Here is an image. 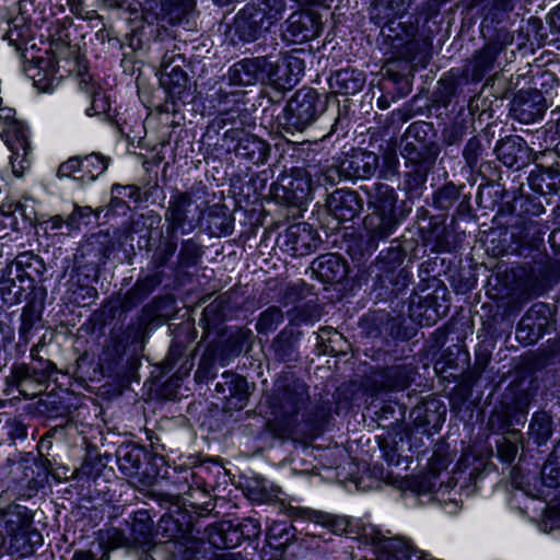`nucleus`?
<instances>
[{"label":"nucleus","instance_id":"nucleus-1","mask_svg":"<svg viewBox=\"0 0 560 560\" xmlns=\"http://www.w3.org/2000/svg\"><path fill=\"white\" fill-rule=\"evenodd\" d=\"M308 387L292 375L279 378L272 394L268 397L269 417L267 430L279 439L292 434L296 417L308 401Z\"/></svg>","mask_w":560,"mask_h":560},{"label":"nucleus","instance_id":"nucleus-2","mask_svg":"<svg viewBox=\"0 0 560 560\" xmlns=\"http://www.w3.org/2000/svg\"><path fill=\"white\" fill-rule=\"evenodd\" d=\"M240 96L237 91L222 89L211 95V103L219 114L208 124L201 140H262L255 133L256 126L240 117Z\"/></svg>","mask_w":560,"mask_h":560},{"label":"nucleus","instance_id":"nucleus-3","mask_svg":"<svg viewBox=\"0 0 560 560\" xmlns=\"http://www.w3.org/2000/svg\"><path fill=\"white\" fill-rule=\"evenodd\" d=\"M397 195L387 184L377 183L369 194L371 212L364 219V228L371 240H383L394 233L400 223L396 212Z\"/></svg>","mask_w":560,"mask_h":560},{"label":"nucleus","instance_id":"nucleus-4","mask_svg":"<svg viewBox=\"0 0 560 560\" xmlns=\"http://www.w3.org/2000/svg\"><path fill=\"white\" fill-rule=\"evenodd\" d=\"M393 52L415 66L427 63L429 44L416 37L417 27L411 22L390 19L381 31Z\"/></svg>","mask_w":560,"mask_h":560},{"label":"nucleus","instance_id":"nucleus-5","mask_svg":"<svg viewBox=\"0 0 560 560\" xmlns=\"http://www.w3.org/2000/svg\"><path fill=\"white\" fill-rule=\"evenodd\" d=\"M128 533L113 527L107 530V544L110 548H127L149 551L153 542V521L147 510H138L126 521Z\"/></svg>","mask_w":560,"mask_h":560},{"label":"nucleus","instance_id":"nucleus-6","mask_svg":"<svg viewBox=\"0 0 560 560\" xmlns=\"http://www.w3.org/2000/svg\"><path fill=\"white\" fill-rule=\"evenodd\" d=\"M319 95L313 89H302L295 92L287 105L285 126L293 130L303 131L311 125L319 112Z\"/></svg>","mask_w":560,"mask_h":560},{"label":"nucleus","instance_id":"nucleus-7","mask_svg":"<svg viewBox=\"0 0 560 560\" xmlns=\"http://www.w3.org/2000/svg\"><path fill=\"white\" fill-rule=\"evenodd\" d=\"M201 214V210L195 206L189 192L176 191L170 198L165 221L171 232L180 231L183 234H188L198 225Z\"/></svg>","mask_w":560,"mask_h":560},{"label":"nucleus","instance_id":"nucleus-8","mask_svg":"<svg viewBox=\"0 0 560 560\" xmlns=\"http://www.w3.org/2000/svg\"><path fill=\"white\" fill-rule=\"evenodd\" d=\"M279 20L278 12L266 7L247 5L236 16V33L243 40L254 42Z\"/></svg>","mask_w":560,"mask_h":560},{"label":"nucleus","instance_id":"nucleus-9","mask_svg":"<svg viewBox=\"0 0 560 560\" xmlns=\"http://www.w3.org/2000/svg\"><path fill=\"white\" fill-rule=\"evenodd\" d=\"M401 262L400 253L389 250L386 258H381L374 265L376 269L375 282L385 292L396 294L405 289L410 281V273L399 268Z\"/></svg>","mask_w":560,"mask_h":560},{"label":"nucleus","instance_id":"nucleus-10","mask_svg":"<svg viewBox=\"0 0 560 560\" xmlns=\"http://www.w3.org/2000/svg\"><path fill=\"white\" fill-rule=\"evenodd\" d=\"M320 238L305 222L290 225L278 236V244L292 256H305L317 249Z\"/></svg>","mask_w":560,"mask_h":560},{"label":"nucleus","instance_id":"nucleus-11","mask_svg":"<svg viewBox=\"0 0 560 560\" xmlns=\"http://www.w3.org/2000/svg\"><path fill=\"white\" fill-rule=\"evenodd\" d=\"M547 102L542 93L536 89L520 90L511 102V114L523 124L534 122L542 117Z\"/></svg>","mask_w":560,"mask_h":560},{"label":"nucleus","instance_id":"nucleus-12","mask_svg":"<svg viewBox=\"0 0 560 560\" xmlns=\"http://www.w3.org/2000/svg\"><path fill=\"white\" fill-rule=\"evenodd\" d=\"M322 32L319 14L311 11L295 12L287 21L283 38L291 43H304L318 37Z\"/></svg>","mask_w":560,"mask_h":560},{"label":"nucleus","instance_id":"nucleus-13","mask_svg":"<svg viewBox=\"0 0 560 560\" xmlns=\"http://www.w3.org/2000/svg\"><path fill=\"white\" fill-rule=\"evenodd\" d=\"M176 61L184 62V58L180 55L165 54L161 61L160 84L173 101L183 98L188 82L182 65L175 63Z\"/></svg>","mask_w":560,"mask_h":560},{"label":"nucleus","instance_id":"nucleus-14","mask_svg":"<svg viewBox=\"0 0 560 560\" xmlns=\"http://www.w3.org/2000/svg\"><path fill=\"white\" fill-rule=\"evenodd\" d=\"M279 185L284 192L283 197L291 202L307 200L316 187L311 173L303 167H293L290 173L282 174Z\"/></svg>","mask_w":560,"mask_h":560},{"label":"nucleus","instance_id":"nucleus-15","mask_svg":"<svg viewBox=\"0 0 560 560\" xmlns=\"http://www.w3.org/2000/svg\"><path fill=\"white\" fill-rule=\"evenodd\" d=\"M416 370L411 364H396L375 372L372 376L374 389L404 390L413 381Z\"/></svg>","mask_w":560,"mask_h":560},{"label":"nucleus","instance_id":"nucleus-16","mask_svg":"<svg viewBox=\"0 0 560 560\" xmlns=\"http://www.w3.org/2000/svg\"><path fill=\"white\" fill-rule=\"evenodd\" d=\"M359 195L350 189H337L326 199L328 212L339 222L353 220L362 210Z\"/></svg>","mask_w":560,"mask_h":560},{"label":"nucleus","instance_id":"nucleus-17","mask_svg":"<svg viewBox=\"0 0 560 560\" xmlns=\"http://www.w3.org/2000/svg\"><path fill=\"white\" fill-rule=\"evenodd\" d=\"M343 155L341 170L345 171V177L368 178L377 168L378 156L374 152L351 148L343 151Z\"/></svg>","mask_w":560,"mask_h":560},{"label":"nucleus","instance_id":"nucleus-18","mask_svg":"<svg viewBox=\"0 0 560 560\" xmlns=\"http://www.w3.org/2000/svg\"><path fill=\"white\" fill-rule=\"evenodd\" d=\"M493 150L504 165L520 168L530 162H536L539 156L546 155L548 149L535 152L527 145V142H498Z\"/></svg>","mask_w":560,"mask_h":560},{"label":"nucleus","instance_id":"nucleus-19","mask_svg":"<svg viewBox=\"0 0 560 560\" xmlns=\"http://www.w3.org/2000/svg\"><path fill=\"white\" fill-rule=\"evenodd\" d=\"M78 86L80 91L85 92L91 98V105L85 109V114L90 117L103 116L104 119H110L109 97L102 91L100 84L93 80L90 73L83 72L79 74Z\"/></svg>","mask_w":560,"mask_h":560},{"label":"nucleus","instance_id":"nucleus-20","mask_svg":"<svg viewBox=\"0 0 560 560\" xmlns=\"http://www.w3.org/2000/svg\"><path fill=\"white\" fill-rule=\"evenodd\" d=\"M266 57L242 59L229 70V81L234 85H252L257 82L265 83Z\"/></svg>","mask_w":560,"mask_h":560},{"label":"nucleus","instance_id":"nucleus-21","mask_svg":"<svg viewBox=\"0 0 560 560\" xmlns=\"http://www.w3.org/2000/svg\"><path fill=\"white\" fill-rule=\"evenodd\" d=\"M311 268L317 278L326 283L340 282L348 273L346 260L334 253L318 256L312 262Z\"/></svg>","mask_w":560,"mask_h":560},{"label":"nucleus","instance_id":"nucleus-22","mask_svg":"<svg viewBox=\"0 0 560 560\" xmlns=\"http://www.w3.org/2000/svg\"><path fill=\"white\" fill-rule=\"evenodd\" d=\"M329 88L337 94L353 95L360 92L365 84L363 71L354 68L337 70L329 78Z\"/></svg>","mask_w":560,"mask_h":560},{"label":"nucleus","instance_id":"nucleus-23","mask_svg":"<svg viewBox=\"0 0 560 560\" xmlns=\"http://www.w3.org/2000/svg\"><path fill=\"white\" fill-rule=\"evenodd\" d=\"M501 50L502 45L499 42H491L475 52L471 60V79L474 81L482 80L495 69V61Z\"/></svg>","mask_w":560,"mask_h":560},{"label":"nucleus","instance_id":"nucleus-24","mask_svg":"<svg viewBox=\"0 0 560 560\" xmlns=\"http://www.w3.org/2000/svg\"><path fill=\"white\" fill-rule=\"evenodd\" d=\"M9 536V552L20 557L31 556L43 545L42 534L32 525Z\"/></svg>","mask_w":560,"mask_h":560},{"label":"nucleus","instance_id":"nucleus-25","mask_svg":"<svg viewBox=\"0 0 560 560\" xmlns=\"http://www.w3.org/2000/svg\"><path fill=\"white\" fill-rule=\"evenodd\" d=\"M516 0H470L469 9L483 16L485 22L500 23L514 10Z\"/></svg>","mask_w":560,"mask_h":560},{"label":"nucleus","instance_id":"nucleus-26","mask_svg":"<svg viewBox=\"0 0 560 560\" xmlns=\"http://www.w3.org/2000/svg\"><path fill=\"white\" fill-rule=\"evenodd\" d=\"M290 514L293 517L303 518L314 522L315 524H319L326 528H329L335 534L343 533L349 525V522L346 517L306 508H291Z\"/></svg>","mask_w":560,"mask_h":560},{"label":"nucleus","instance_id":"nucleus-27","mask_svg":"<svg viewBox=\"0 0 560 560\" xmlns=\"http://www.w3.org/2000/svg\"><path fill=\"white\" fill-rule=\"evenodd\" d=\"M162 283V273L154 272L138 279L135 285L126 293L122 308L130 310L147 299Z\"/></svg>","mask_w":560,"mask_h":560},{"label":"nucleus","instance_id":"nucleus-28","mask_svg":"<svg viewBox=\"0 0 560 560\" xmlns=\"http://www.w3.org/2000/svg\"><path fill=\"white\" fill-rule=\"evenodd\" d=\"M33 517L28 509L20 504H11L0 511V525L4 527L8 535L30 527Z\"/></svg>","mask_w":560,"mask_h":560},{"label":"nucleus","instance_id":"nucleus-29","mask_svg":"<svg viewBox=\"0 0 560 560\" xmlns=\"http://www.w3.org/2000/svg\"><path fill=\"white\" fill-rule=\"evenodd\" d=\"M209 542L219 549L235 548L241 545V536L235 523L224 521L209 529Z\"/></svg>","mask_w":560,"mask_h":560},{"label":"nucleus","instance_id":"nucleus-30","mask_svg":"<svg viewBox=\"0 0 560 560\" xmlns=\"http://www.w3.org/2000/svg\"><path fill=\"white\" fill-rule=\"evenodd\" d=\"M423 552L417 550L409 541L392 538L386 541L378 560H421Z\"/></svg>","mask_w":560,"mask_h":560},{"label":"nucleus","instance_id":"nucleus-31","mask_svg":"<svg viewBox=\"0 0 560 560\" xmlns=\"http://www.w3.org/2000/svg\"><path fill=\"white\" fill-rule=\"evenodd\" d=\"M401 154L411 164L430 165L438 155V148L434 142H406Z\"/></svg>","mask_w":560,"mask_h":560},{"label":"nucleus","instance_id":"nucleus-32","mask_svg":"<svg viewBox=\"0 0 560 560\" xmlns=\"http://www.w3.org/2000/svg\"><path fill=\"white\" fill-rule=\"evenodd\" d=\"M145 458L144 450L138 446H120L117 452L118 467L129 477L138 474Z\"/></svg>","mask_w":560,"mask_h":560},{"label":"nucleus","instance_id":"nucleus-33","mask_svg":"<svg viewBox=\"0 0 560 560\" xmlns=\"http://www.w3.org/2000/svg\"><path fill=\"white\" fill-rule=\"evenodd\" d=\"M298 340L292 330L283 329L273 339L271 348L277 360L293 362L298 360Z\"/></svg>","mask_w":560,"mask_h":560},{"label":"nucleus","instance_id":"nucleus-34","mask_svg":"<svg viewBox=\"0 0 560 560\" xmlns=\"http://www.w3.org/2000/svg\"><path fill=\"white\" fill-rule=\"evenodd\" d=\"M16 268V278L23 281L24 278H31V270H34L36 275H42L45 270L43 259L34 255L32 252H24L19 254L10 265H8L9 275L12 273V267Z\"/></svg>","mask_w":560,"mask_h":560},{"label":"nucleus","instance_id":"nucleus-35","mask_svg":"<svg viewBox=\"0 0 560 560\" xmlns=\"http://www.w3.org/2000/svg\"><path fill=\"white\" fill-rule=\"evenodd\" d=\"M233 151L236 156L258 165L267 161L270 145L268 142H236Z\"/></svg>","mask_w":560,"mask_h":560},{"label":"nucleus","instance_id":"nucleus-36","mask_svg":"<svg viewBox=\"0 0 560 560\" xmlns=\"http://www.w3.org/2000/svg\"><path fill=\"white\" fill-rule=\"evenodd\" d=\"M11 152L10 164L16 176H21L31 166L32 148L30 142H8Z\"/></svg>","mask_w":560,"mask_h":560},{"label":"nucleus","instance_id":"nucleus-37","mask_svg":"<svg viewBox=\"0 0 560 560\" xmlns=\"http://www.w3.org/2000/svg\"><path fill=\"white\" fill-rule=\"evenodd\" d=\"M528 434L537 444L545 443L552 434V419L546 411H537L533 415Z\"/></svg>","mask_w":560,"mask_h":560},{"label":"nucleus","instance_id":"nucleus-38","mask_svg":"<svg viewBox=\"0 0 560 560\" xmlns=\"http://www.w3.org/2000/svg\"><path fill=\"white\" fill-rule=\"evenodd\" d=\"M35 378L36 371L30 365L21 363L12 366L7 382L9 385L16 387L22 395L28 396L27 387L35 382Z\"/></svg>","mask_w":560,"mask_h":560},{"label":"nucleus","instance_id":"nucleus-39","mask_svg":"<svg viewBox=\"0 0 560 560\" xmlns=\"http://www.w3.org/2000/svg\"><path fill=\"white\" fill-rule=\"evenodd\" d=\"M283 68L284 65L282 60L271 61L266 57L265 83L279 91L291 90L294 84L284 83V81L287 82V79H289V74Z\"/></svg>","mask_w":560,"mask_h":560},{"label":"nucleus","instance_id":"nucleus-40","mask_svg":"<svg viewBox=\"0 0 560 560\" xmlns=\"http://www.w3.org/2000/svg\"><path fill=\"white\" fill-rule=\"evenodd\" d=\"M230 311L228 299L221 295L205 307L202 316L208 326L218 327L228 318Z\"/></svg>","mask_w":560,"mask_h":560},{"label":"nucleus","instance_id":"nucleus-41","mask_svg":"<svg viewBox=\"0 0 560 560\" xmlns=\"http://www.w3.org/2000/svg\"><path fill=\"white\" fill-rule=\"evenodd\" d=\"M522 438L520 430L508 431V435H503L497 443L498 456L505 463H512L517 455Z\"/></svg>","mask_w":560,"mask_h":560},{"label":"nucleus","instance_id":"nucleus-42","mask_svg":"<svg viewBox=\"0 0 560 560\" xmlns=\"http://www.w3.org/2000/svg\"><path fill=\"white\" fill-rule=\"evenodd\" d=\"M12 115L10 118L0 119L2 140H28L31 137L27 125Z\"/></svg>","mask_w":560,"mask_h":560},{"label":"nucleus","instance_id":"nucleus-43","mask_svg":"<svg viewBox=\"0 0 560 560\" xmlns=\"http://www.w3.org/2000/svg\"><path fill=\"white\" fill-rule=\"evenodd\" d=\"M188 532V524L185 526L171 513L163 515L158 523V533L167 540L179 539Z\"/></svg>","mask_w":560,"mask_h":560},{"label":"nucleus","instance_id":"nucleus-44","mask_svg":"<svg viewBox=\"0 0 560 560\" xmlns=\"http://www.w3.org/2000/svg\"><path fill=\"white\" fill-rule=\"evenodd\" d=\"M283 319V312L277 306H270L260 313L255 327L258 334L268 335L276 330Z\"/></svg>","mask_w":560,"mask_h":560},{"label":"nucleus","instance_id":"nucleus-45","mask_svg":"<svg viewBox=\"0 0 560 560\" xmlns=\"http://www.w3.org/2000/svg\"><path fill=\"white\" fill-rule=\"evenodd\" d=\"M202 257L201 246L194 240H186L182 243L178 253V266L180 268H190L196 266Z\"/></svg>","mask_w":560,"mask_h":560},{"label":"nucleus","instance_id":"nucleus-46","mask_svg":"<svg viewBox=\"0 0 560 560\" xmlns=\"http://www.w3.org/2000/svg\"><path fill=\"white\" fill-rule=\"evenodd\" d=\"M226 380L229 381L230 387L228 388V395L231 398L237 400L236 406L243 408L248 399V383L245 377L236 375L231 372H226Z\"/></svg>","mask_w":560,"mask_h":560},{"label":"nucleus","instance_id":"nucleus-47","mask_svg":"<svg viewBox=\"0 0 560 560\" xmlns=\"http://www.w3.org/2000/svg\"><path fill=\"white\" fill-rule=\"evenodd\" d=\"M439 477L425 470L413 478L411 488L418 494L439 492L443 487V481L439 483Z\"/></svg>","mask_w":560,"mask_h":560},{"label":"nucleus","instance_id":"nucleus-48","mask_svg":"<svg viewBox=\"0 0 560 560\" xmlns=\"http://www.w3.org/2000/svg\"><path fill=\"white\" fill-rule=\"evenodd\" d=\"M541 479L547 487L556 488L560 486V457L555 455V451L542 466Z\"/></svg>","mask_w":560,"mask_h":560},{"label":"nucleus","instance_id":"nucleus-49","mask_svg":"<svg viewBox=\"0 0 560 560\" xmlns=\"http://www.w3.org/2000/svg\"><path fill=\"white\" fill-rule=\"evenodd\" d=\"M81 162L82 171H86L90 174L91 179L103 174L108 166V159L98 153L88 154L81 158Z\"/></svg>","mask_w":560,"mask_h":560},{"label":"nucleus","instance_id":"nucleus-50","mask_svg":"<svg viewBox=\"0 0 560 560\" xmlns=\"http://www.w3.org/2000/svg\"><path fill=\"white\" fill-rule=\"evenodd\" d=\"M488 427L493 433L508 435V431L513 430L509 420V408L493 410L489 417Z\"/></svg>","mask_w":560,"mask_h":560},{"label":"nucleus","instance_id":"nucleus-51","mask_svg":"<svg viewBox=\"0 0 560 560\" xmlns=\"http://www.w3.org/2000/svg\"><path fill=\"white\" fill-rule=\"evenodd\" d=\"M284 65V70L289 74V79H287L288 84H296L305 69V62L303 59H301L298 56L294 55H288L284 58L281 59Z\"/></svg>","mask_w":560,"mask_h":560},{"label":"nucleus","instance_id":"nucleus-52","mask_svg":"<svg viewBox=\"0 0 560 560\" xmlns=\"http://www.w3.org/2000/svg\"><path fill=\"white\" fill-rule=\"evenodd\" d=\"M352 129V121L350 117L346 114H341L339 112L338 117L335 122L331 125L330 130L327 135L323 136L319 140H325L326 138L335 137L336 140H340L342 138L350 137V131Z\"/></svg>","mask_w":560,"mask_h":560},{"label":"nucleus","instance_id":"nucleus-53","mask_svg":"<svg viewBox=\"0 0 560 560\" xmlns=\"http://www.w3.org/2000/svg\"><path fill=\"white\" fill-rule=\"evenodd\" d=\"M23 289L16 287L14 279L1 281L0 294L3 301L10 305L19 304L22 301Z\"/></svg>","mask_w":560,"mask_h":560},{"label":"nucleus","instance_id":"nucleus-54","mask_svg":"<svg viewBox=\"0 0 560 560\" xmlns=\"http://www.w3.org/2000/svg\"><path fill=\"white\" fill-rule=\"evenodd\" d=\"M241 536V540L257 538L260 534V524L257 520L246 517L242 522L235 524Z\"/></svg>","mask_w":560,"mask_h":560},{"label":"nucleus","instance_id":"nucleus-55","mask_svg":"<svg viewBox=\"0 0 560 560\" xmlns=\"http://www.w3.org/2000/svg\"><path fill=\"white\" fill-rule=\"evenodd\" d=\"M452 458L446 453L435 451L431 456L427 470L440 478V475L451 464Z\"/></svg>","mask_w":560,"mask_h":560},{"label":"nucleus","instance_id":"nucleus-56","mask_svg":"<svg viewBox=\"0 0 560 560\" xmlns=\"http://www.w3.org/2000/svg\"><path fill=\"white\" fill-rule=\"evenodd\" d=\"M430 131H432L431 124L417 121L408 127L402 140H408L410 138L413 140H427Z\"/></svg>","mask_w":560,"mask_h":560},{"label":"nucleus","instance_id":"nucleus-57","mask_svg":"<svg viewBox=\"0 0 560 560\" xmlns=\"http://www.w3.org/2000/svg\"><path fill=\"white\" fill-rule=\"evenodd\" d=\"M345 176V171L341 170V162L338 166H330L326 168L318 179L315 182V186L319 185H330L334 186L338 183V180Z\"/></svg>","mask_w":560,"mask_h":560},{"label":"nucleus","instance_id":"nucleus-58","mask_svg":"<svg viewBox=\"0 0 560 560\" xmlns=\"http://www.w3.org/2000/svg\"><path fill=\"white\" fill-rule=\"evenodd\" d=\"M79 171H82L81 158L72 156L59 165L57 174L59 177H70Z\"/></svg>","mask_w":560,"mask_h":560},{"label":"nucleus","instance_id":"nucleus-59","mask_svg":"<svg viewBox=\"0 0 560 560\" xmlns=\"http://www.w3.org/2000/svg\"><path fill=\"white\" fill-rule=\"evenodd\" d=\"M545 137L549 140L560 138V108H556L550 113V120L545 130Z\"/></svg>","mask_w":560,"mask_h":560},{"label":"nucleus","instance_id":"nucleus-60","mask_svg":"<svg viewBox=\"0 0 560 560\" xmlns=\"http://www.w3.org/2000/svg\"><path fill=\"white\" fill-rule=\"evenodd\" d=\"M177 245L175 242H166L162 248L155 252V264L158 267L164 266L175 254Z\"/></svg>","mask_w":560,"mask_h":560},{"label":"nucleus","instance_id":"nucleus-61","mask_svg":"<svg viewBox=\"0 0 560 560\" xmlns=\"http://www.w3.org/2000/svg\"><path fill=\"white\" fill-rule=\"evenodd\" d=\"M390 14L400 21L410 7V0H386Z\"/></svg>","mask_w":560,"mask_h":560},{"label":"nucleus","instance_id":"nucleus-62","mask_svg":"<svg viewBox=\"0 0 560 560\" xmlns=\"http://www.w3.org/2000/svg\"><path fill=\"white\" fill-rule=\"evenodd\" d=\"M526 405L523 407L509 408V420L511 421V428L515 425H524L526 422L527 410Z\"/></svg>","mask_w":560,"mask_h":560},{"label":"nucleus","instance_id":"nucleus-63","mask_svg":"<svg viewBox=\"0 0 560 560\" xmlns=\"http://www.w3.org/2000/svg\"><path fill=\"white\" fill-rule=\"evenodd\" d=\"M154 498L161 503V504H167L176 508V511H180V497L164 492H158L154 493Z\"/></svg>","mask_w":560,"mask_h":560},{"label":"nucleus","instance_id":"nucleus-64","mask_svg":"<svg viewBox=\"0 0 560 560\" xmlns=\"http://www.w3.org/2000/svg\"><path fill=\"white\" fill-rule=\"evenodd\" d=\"M71 560H98L97 555L92 550L77 549Z\"/></svg>","mask_w":560,"mask_h":560}]
</instances>
